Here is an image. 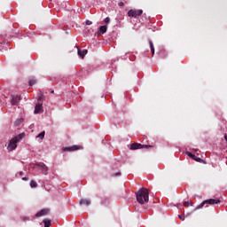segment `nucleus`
Masks as SVG:
<instances>
[{
  "instance_id": "nucleus-1",
  "label": "nucleus",
  "mask_w": 227,
  "mask_h": 227,
  "mask_svg": "<svg viewBox=\"0 0 227 227\" xmlns=\"http://www.w3.org/2000/svg\"><path fill=\"white\" fill-rule=\"evenodd\" d=\"M136 198L137 203L140 205H145V203H148L149 201V193L148 189L145 187L141 188L139 191L136 192Z\"/></svg>"
},
{
  "instance_id": "nucleus-2",
  "label": "nucleus",
  "mask_w": 227,
  "mask_h": 227,
  "mask_svg": "<svg viewBox=\"0 0 227 227\" xmlns=\"http://www.w3.org/2000/svg\"><path fill=\"white\" fill-rule=\"evenodd\" d=\"M24 137H26L25 133H20L14 137L12 139L10 140L9 145L7 146V150L9 152H13V150L17 148V143L20 142L21 139H24Z\"/></svg>"
},
{
  "instance_id": "nucleus-3",
  "label": "nucleus",
  "mask_w": 227,
  "mask_h": 227,
  "mask_svg": "<svg viewBox=\"0 0 227 227\" xmlns=\"http://www.w3.org/2000/svg\"><path fill=\"white\" fill-rule=\"evenodd\" d=\"M221 203V200L219 199H208L204 200L202 203H200L195 209L194 211L196 212V210H200V208H203L205 207V205H217Z\"/></svg>"
},
{
  "instance_id": "nucleus-4",
  "label": "nucleus",
  "mask_w": 227,
  "mask_h": 227,
  "mask_svg": "<svg viewBox=\"0 0 227 227\" xmlns=\"http://www.w3.org/2000/svg\"><path fill=\"white\" fill-rule=\"evenodd\" d=\"M143 15V10L141 9H130L128 12V16L133 17L134 19H137V17H141Z\"/></svg>"
},
{
  "instance_id": "nucleus-5",
  "label": "nucleus",
  "mask_w": 227,
  "mask_h": 227,
  "mask_svg": "<svg viewBox=\"0 0 227 227\" xmlns=\"http://www.w3.org/2000/svg\"><path fill=\"white\" fill-rule=\"evenodd\" d=\"M153 146L148 145H141L138 143H133L130 145V150H141V148H153Z\"/></svg>"
},
{
  "instance_id": "nucleus-6",
  "label": "nucleus",
  "mask_w": 227,
  "mask_h": 227,
  "mask_svg": "<svg viewBox=\"0 0 227 227\" xmlns=\"http://www.w3.org/2000/svg\"><path fill=\"white\" fill-rule=\"evenodd\" d=\"M19 102H20V96L12 95L11 99L12 106H19Z\"/></svg>"
},
{
  "instance_id": "nucleus-7",
  "label": "nucleus",
  "mask_w": 227,
  "mask_h": 227,
  "mask_svg": "<svg viewBox=\"0 0 227 227\" xmlns=\"http://www.w3.org/2000/svg\"><path fill=\"white\" fill-rule=\"evenodd\" d=\"M186 153H187L188 157H190L193 160H196V162H203L205 164V160H203L201 158L196 157V155H194L189 152H187Z\"/></svg>"
},
{
  "instance_id": "nucleus-8",
  "label": "nucleus",
  "mask_w": 227,
  "mask_h": 227,
  "mask_svg": "<svg viewBox=\"0 0 227 227\" xmlns=\"http://www.w3.org/2000/svg\"><path fill=\"white\" fill-rule=\"evenodd\" d=\"M77 150H82V145H73L71 147H66L67 152H75Z\"/></svg>"
},
{
  "instance_id": "nucleus-9",
  "label": "nucleus",
  "mask_w": 227,
  "mask_h": 227,
  "mask_svg": "<svg viewBox=\"0 0 227 227\" xmlns=\"http://www.w3.org/2000/svg\"><path fill=\"white\" fill-rule=\"evenodd\" d=\"M37 166L42 169V173H43V175H48L49 168H47L44 163L40 162Z\"/></svg>"
},
{
  "instance_id": "nucleus-10",
  "label": "nucleus",
  "mask_w": 227,
  "mask_h": 227,
  "mask_svg": "<svg viewBox=\"0 0 227 227\" xmlns=\"http://www.w3.org/2000/svg\"><path fill=\"white\" fill-rule=\"evenodd\" d=\"M77 50H78V56H80L82 59H84V56L88 54V50L84 49L82 51L80 48H77Z\"/></svg>"
},
{
  "instance_id": "nucleus-11",
  "label": "nucleus",
  "mask_w": 227,
  "mask_h": 227,
  "mask_svg": "<svg viewBox=\"0 0 227 227\" xmlns=\"http://www.w3.org/2000/svg\"><path fill=\"white\" fill-rule=\"evenodd\" d=\"M49 214V209H42L39 211L36 215L35 217H42L43 215H47Z\"/></svg>"
},
{
  "instance_id": "nucleus-12",
  "label": "nucleus",
  "mask_w": 227,
  "mask_h": 227,
  "mask_svg": "<svg viewBox=\"0 0 227 227\" xmlns=\"http://www.w3.org/2000/svg\"><path fill=\"white\" fill-rule=\"evenodd\" d=\"M80 205H86V207H90V205H91V200L88 199H82L80 200Z\"/></svg>"
},
{
  "instance_id": "nucleus-13",
  "label": "nucleus",
  "mask_w": 227,
  "mask_h": 227,
  "mask_svg": "<svg viewBox=\"0 0 227 227\" xmlns=\"http://www.w3.org/2000/svg\"><path fill=\"white\" fill-rule=\"evenodd\" d=\"M43 109V106L42 105H36L35 108V114H38Z\"/></svg>"
},
{
  "instance_id": "nucleus-14",
  "label": "nucleus",
  "mask_w": 227,
  "mask_h": 227,
  "mask_svg": "<svg viewBox=\"0 0 227 227\" xmlns=\"http://www.w3.org/2000/svg\"><path fill=\"white\" fill-rule=\"evenodd\" d=\"M149 45L151 48L152 56H154L155 55V48L153 47V43L152 41H149Z\"/></svg>"
},
{
  "instance_id": "nucleus-15",
  "label": "nucleus",
  "mask_w": 227,
  "mask_h": 227,
  "mask_svg": "<svg viewBox=\"0 0 227 227\" xmlns=\"http://www.w3.org/2000/svg\"><path fill=\"white\" fill-rule=\"evenodd\" d=\"M99 31H100V33H102V35H104V33H106L107 31V26H106V25L101 26L99 27Z\"/></svg>"
},
{
  "instance_id": "nucleus-16",
  "label": "nucleus",
  "mask_w": 227,
  "mask_h": 227,
  "mask_svg": "<svg viewBox=\"0 0 227 227\" xmlns=\"http://www.w3.org/2000/svg\"><path fill=\"white\" fill-rule=\"evenodd\" d=\"M22 121H24V119H18L14 121L15 127H19V125H21Z\"/></svg>"
},
{
  "instance_id": "nucleus-17",
  "label": "nucleus",
  "mask_w": 227,
  "mask_h": 227,
  "mask_svg": "<svg viewBox=\"0 0 227 227\" xmlns=\"http://www.w3.org/2000/svg\"><path fill=\"white\" fill-rule=\"evenodd\" d=\"M101 205H104L105 207H107V205H109V200L107 199H103L101 200Z\"/></svg>"
},
{
  "instance_id": "nucleus-18",
  "label": "nucleus",
  "mask_w": 227,
  "mask_h": 227,
  "mask_svg": "<svg viewBox=\"0 0 227 227\" xmlns=\"http://www.w3.org/2000/svg\"><path fill=\"white\" fill-rule=\"evenodd\" d=\"M192 205H194V203H192V201H184V207H192Z\"/></svg>"
},
{
  "instance_id": "nucleus-19",
  "label": "nucleus",
  "mask_w": 227,
  "mask_h": 227,
  "mask_svg": "<svg viewBox=\"0 0 227 227\" xmlns=\"http://www.w3.org/2000/svg\"><path fill=\"white\" fill-rule=\"evenodd\" d=\"M36 137H39V139H43V137H45V131H43L40 134H38Z\"/></svg>"
},
{
  "instance_id": "nucleus-20",
  "label": "nucleus",
  "mask_w": 227,
  "mask_h": 227,
  "mask_svg": "<svg viewBox=\"0 0 227 227\" xmlns=\"http://www.w3.org/2000/svg\"><path fill=\"white\" fill-rule=\"evenodd\" d=\"M30 186H31L32 188L38 187V184H36L35 181L32 180V181L30 182Z\"/></svg>"
},
{
  "instance_id": "nucleus-21",
  "label": "nucleus",
  "mask_w": 227,
  "mask_h": 227,
  "mask_svg": "<svg viewBox=\"0 0 227 227\" xmlns=\"http://www.w3.org/2000/svg\"><path fill=\"white\" fill-rule=\"evenodd\" d=\"M44 227H50L51 226V221L50 220H43Z\"/></svg>"
},
{
  "instance_id": "nucleus-22",
  "label": "nucleus",
  "mask_w": 227,
  "mask_h": 227,
  "mask_svg": "<svg viewBox=\"0 0 227 227\" xmlns=\"http://www.w3.org/2000/svg\"><path fill=\"white\" fill-rule=\"evenodd\" d=\"M35 84H36V80L35 79H31L29 81V86H35Z\"/></svg>"
},
{
  "instance_id": "nucleus-23",
  "label": "nucleus",
  "mask_w": 227,
  "mask_h": 227,
  "mask_svg": "<svg viewBox=\"0 0 227 227\" xmlns=\"http://www.w3.org/2000/svg\"><path fill=\"white\" fill-rule=\"evenodd\" d=\"M106 24H109L111 22V19L109 17L105 19Z\"/></svg>"
},
{
  "instance_id": "nucleus-24",
  "label": "nucleus",
  "mask_w": 227,
  "mask_h": 227,
  "mask_svg": "<svg viewBox=\"0 0 227 227\" xmlns=\"http://www.w3.org/2000/svg\"><path fill=\"white\" fill-rule=\"evenodd\" d=\"M85 24L86 26H91L93 22H91V20H86Z\"/></svg>"
},
{
  "instance_id": "nucleus-25",
  "label": "nucleus",
  "mask_w": 227,
  "mask_h": 227,
  "mask_svg": "<svg viewBox=\"0 0 227 227\" xmlns=\"http://www.w3.org/2000/svg\"><path fill=\"white\" fill-rule=\"evenodd\" d=\"M121 175V172H118V173L114 174V176H120Z\"/></svg>"
},
{
  "instance_id": "nucleus-26",
  "label": "nucleus",
  "mask_w": 227,
  "mask_h": 227,
  "mask_svg": "<svg viewBox=\"0 0 227 227\" xmlns=\"http://www.w3.org/2000/svg\"><path fill=\"white\" fill-rule=\"evenodd\" d=\"M179 219H181V221H184V217L181 215H178Z\"/></svg>"
},
{
  "instance_id": "nucleus-27",
  "label": "nucleus",
  "mask_w": 227,
  "mask_h": 227,
  "mask_svg": "<svg viewBox=\"0 0 227 227\" xmlns=\"http://www.w3.org/2000/svg\"><path fill=\"white\" fill-rule=\"evenodd\" d=\"M125 4H123V2H120L119 3V6H123Z\"/></svg>"
},
{
  "instance_id": "nucleus-28",
  "label": "nucleus",
  "mask_w": 227,
  "mask_h": 227,
  "mask_svg": "<svg viewBox=\"0 0 227 227\" xmlns=\"http://www.w3.org/2000/svg\"><path fill=\"white\" fill-rule=\"evenodd\" d=\"M22 180H27V177H22Z\"/></svg>"
},
{
  "instance_id": "nucleus-29",
  "label": "nucleus",
  "mask_w": 227,
  "mask_h": 227,
  "mask_svg": "<svg viewBox=\"0 0 227 227\" xmlns=\"http://www.w3.org/2000/svg\"><path fill=\"white\" fill-rule=\"evenodd\" d=\"M20 176H22V172H20Z\"/></svg>"
},
{
  "instance_id": "nucleus-30",
  "label": "nucleus",
  "mask_w": 227,
  "mask_h": 227,
  "mask_svg": "<svg viewBox=\"0 0 227 227\" xmlns=\"http://www.w3.org/2000/svg\"><path fill=\"white\" fill-rule=\"evenodd\" d=\"M51 93H54V90H51Z\"/></svg>"
},
{
  "instance_id": "nucleus-31",
  "label": "nucleus",
  "mask_w": 227,
  "mask_h": 227,
  "mask_svg": "<svg viewBox=\"0 0 227 227\" xmlns=\"http://www.w3.org/2000/svg\"><path fill=\"white\" fill-rule=\"evenodd\" d=\"M195 152H198V149H196Z\"/></svg>"
},
{
  "instance_id": "nucleus-32",
  "label": "nucleus",
  "mask_w": 227,
  "mask_h": 227,
  "mask_svg": "<svg viewBox=\"0 0 227 227\" xmlns=\"http://www.w3.org/2000/svg\"><path fill=\"white\" fill-rule=\"evenodd\" d=\"M49 1H52V0H49Z\"/></svg>"
}]
</instances>
